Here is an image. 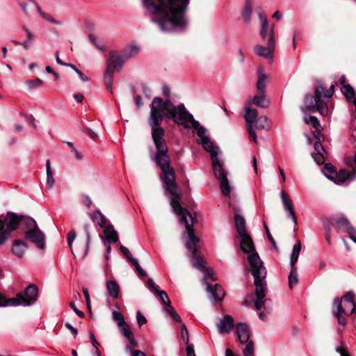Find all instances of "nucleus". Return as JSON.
I'll return each mask as SVG.
<instances>
[{
    "instance_id": "15",
    "label": "nucleus",
    "mask_w": 356,
    "mask_h": 356,
    "mask_svg": "<svg viewBox=\"0 0 356 356\" xmlns=\"http://www.w3.org/2000/svg\"><path fill=\"white\" fill-rule=\"evenodd\" d=\"M147 286L155 296L159 298L160 301L163 305H166V307L171 305V302L167 293L165 291L159 290L152 279L149 278L147 280Z\"/></svg>"
},
{
    "instance_id": "21",
    "label": "nucleus",
    "mask_w": 356,
    "mask_h": 356,
    "mask_svg": "<svg viewBox=\"0 0 356 356\" xmlns=\"http://www.w3.org/2000/svg\"><path fill=\"white\" fill-rule=\"evenodd\" d=\"M250 102H246L244 107V118L245 119L248 125L252 124L256 122L258 118L257 111L254 108H251Z\"/></svg>"
},
{
    "instance_id": "33",
    "label": "nucleus",
    "mask_w": 356,
    "mask_h": 356,
    "mask_svg": "<svg viewBox=\"0 0 356 356\" xmlns=\"http://www.w3.org/2000/svg\"><path fill=\"white\" fill-rule=\"evenodd\" d=\"M341 302L343 301L344 306H346V309H348V307H351L353 305L355 304L354 301V293L352 291L347 292L341 299Z\"/></svg>"
},
{
    "instance_id": "42",
    "label": "nucleus",
    "mask_w": 356,
    "mask_h": 356,
    "mask_svg": "<svg viewBox=\"0 0 356 356\" xmlns=\"http://www.w3.org/2000/svg\"><path fill=\"white\" fill-rule=\"evenodd\" d=\"M181 335L184 343L188 344L189 343V334L185 324L181 325Z\"/></svg>"
},
{
    "instance_id": "60",
    "label": "nucleus",
    "mask_w": 356,
    "mask_h": 356,
    "mask_svg": "<svg viewBox=\"0 0 356 356\" xmlns=\"http://www.w3.org/2000/svg\"><path fill=\"white\" fill-rule=\"evenodd\" d=\"M265 228H266V234L268 236V240L270 241V243H272V245H273V247L275 248H277V245H276V243H275V241L274 240L273 237L272 236L271 234L269 232V229L268 228V227L265 225Z\"/></svg>"
},
{
    "instance_id": "16",
    "label": "nucleus",
    "mask_w": 356,
    "mask_h": 356,
    "mask_svg": "<svg viewBox=\"0 0 356 356\" xmlns=\"http://www.w3.org/2000/svg\"><path fill=\"white\" fill-rule=\"evenodd\" d=\"M280 197L284 210L288 212L289 217L293 220L294 225H296L298 220L294 211L292 200L284 191L281 192Z\"/></svg>"
},
{
    "instance_id": "51",
    "label": "nucleus",
    "mask_w": 356,
    "mask_h": 356,
    "mask_svg": "<svg viewBox=\"0 0 356 356\" xmlns=\"http://www.w3.org/2000/svg\"><path fill=\"white\" fill-rule=\"evenodd\" d=\"M89 229H90V225L88 224L85 225L84 230H85L86 235V252L88 251L89 245H90V236Z\"/></svg>"
},
{
    "instance_id": "34",
    "label": "nucleus",
    "mask_w": 356,
    "mask_h": 356,
    "mask_svg": "<svg viewBox=\"0 0 356 356\" xmlns=\"http://www.w3.org/2000/svg\"><path fill=\"white\" fill-rule=\"evenodd\" d=\"M323 172L325 175L331 180H333L334 176L337 175V171L334 167L330 163H325L324 165Z\"/></svg>"
},
{
    "instance_id": "41",
    "label": "nucleus",
    "mask_w": 356,
    "mask_h": 356,
    "mask_svg": "<svg viewBox=\"0 0 356 356\" xmlns=\"http://www.w3.org/2000/svg\"><path fill=\"white\" fill-rule=\"evenodd\" d=\"M112 316L113 320L117 321L118 325H122V324H125L124 316L120 312L114 311L113 312Z\"/></svg>"
},
{
    "instance_id": "53",
    "label": "nucleus",
    "mask_w": 356,
    "mask_h": 356,
    "mask_svg": "<svg viewBox=\"0 0 356 356\" xmlns=\"http://www.w3.org/2000/svg\"><path fill=\"white\" fill-rule=\"evenodd\" d=\"M88 38L90 39V40L91 41V42L99 49H101V50H105L106 49V47L102 44V45H99V44H96V41H97V39L95 38V36L92 34H89L88 35Z\"/></svg>"
},
{
    "instance_id": "38",
    "label": "nucleus",
    "mask_w": 356,
    "mask_h": 356,
    "mask_svg": "<svg viewBox=\"0 0 356 356\" xmlns=\"http://www.w3.org/2000/svg\"><path fill=\"white\" fill-rule=\"evenodd\" d=\"M305 121L306 124H311L312 127L316 129H318L321 127L319 120L315 116L311 115L308 118H306Z\"/></svg>"
},
{
    "instance_id": "19",
    "label": "nucleus",
    "mask_w": 356,
    "mask_h": 356,
    "mask_svg": "<svg viewBox=\"0 0 356 356\" xmlns=\"http://www.w3.org/2000/svg\"><path fill=\"white\" fill-rule=\"evenodd\" d=\"M332 225L336 229L344 230L347 233L354 228L348 220L344 216H339L333 218Z\"/></svg>"
},
{
    "instance_id": "58",
    "label": "nucleus",
    "mask_w": 356,
    "mask_h": 356,
    "mask_svg": "<svg viewBox=\"0 0 356 356\" xmlns=\"http://www.w3.org/2000/svg\"><path fill=\"white\" fill-rule=\"evenodd\" d=\"M83 293L84 297L86 298L87 307L89 309H90V296H89L88 289L86 288H83Z\"/></svg>"
},
{
    "instance_id": "23",
    "label": "nucleus",
    "mask_w": 356,
    "mask_h": 356,
    "mask_svg": "<svg viewBox=\"0 0 356 356\" xmlns=\"http://www.w3.org/2000/svg\"><path fill=\"white\" fill-rule=\"evenodd\" d=\"M234 225L238 236L248 234L245 227V220L242 216L239 214H235Z\"/></svg>"
},
{
    "instance_id": "50",
    "label": "nucleus",
    "mask_w": 356,
    "mask_h": 356,
    "mask_svg": "<svg viewBox=\"0 0 356 356\" xmlns=\"http://www.w3.org/2000/svg\"><path fill=\"white\" fill-rule=\"evenodd\" d=\"M89 336H90V339L91 340L92 344L93 347L95 348V349L96 350L97 356H100V352H99V350L97 348V346H98L99 343H98L97 341L96 340L93 332H90Z\"/></svg>"
},
{
    "instance_id": "26",
    "label": "nucleus",
    "mask_w": 356,
    "mask_h": 356,
    "mask_svg": "<svg viewBox=\"0 0 356 356\" xmlns=\"http://www.w3.org/2000/svg\"><path fill=\"white\" fill-rule=\"evenodd\" d=\"M252 3L253 0H245L241 17L245 23L249 24L251 20V15L252 12Z\"/></svg>"
},
{
    "instance_id": "5",
    "label": "nucleus",
    "mask_w": 356,
    "mask_h": 356,
    "mask_svg": "<svg viewBox=\"0 0 356 356\" xmlns=\"http://www.w3.org/2000/svg\"><path fill=\"white\" fill-rule=\"evenodd\" d=\"M173 0H142L144 15L156 24L159 31L170 33L185 28L170 3Z\"/></svg>"
},
{
    "instance_id": "13",
    "label": "nucleus",
    "mask_w": 356,
    "mask_h": 356,
    "mask_svg": "<svg viewBox=\"0 0 356 356\" xmlns=\"http://www.w3.org/2000/svg\"><path fill=\"white\" fill-rule=\"evenodd\" d=\"M38 298V288L35 284H31L24 289L23 293V306L27 307L33 305Z\"/></svg>"
},
{
    "instance_id": "48",
    "label": "nucleus",
    "mask_w": 356,
    "mask_h": 356,
    "mask_svg": "<svg viewBox=\"0 0 356 356\" xmlns=\"http://www.w3.org/2000/svg\"><path fill=\"white\" fill-rule=\"evenodd\" d=\"M259 19L261 20V26H262V32H264L266 30V27L268 24L266 15L264 13H260L259 14Z\"/></svg>"
},
{
    "instance_id": "62",
    "label": "nucleus",
    "mask_w": 356,
    "mask_h": 356,
    "mask_svg": "<svg viewBox=\"0 0 356 356\" xmlns=\"http://www.w3.org/2000/svg\"><path fill=\"white\" fill-rule=\"evenodd\" d=\"M65 326L71 331L72 334L75 337L77 335V330L70 323H65Z\"/></svg>"
},
{
    "instance_id": "46",
    "label": "nucleus",
    "mask_w": 356,
    "mask_h": 356,
    "mask_svg": "<svg viewBox=\"0 0 356 356\" xmlns=\"http://www.w3.org/2000/svg\"><path fill=\"white\" fill-rule=\"evenodd\" d=\"M312 157L318 164H323L325 161L323 153H312Z\"/></svg>"
},
{
    "instance_id": "52",
    "label": "nucleus",
    "mask_w": 356,
    "mask_h": 356,
    "mask_svg": "<svg viewBox=\"0 0 356 356\" xmlns=\"http://www.w3.org/2000/svg\"><path fill=\"white\" fill-rule=\"evenodd\" d=\"M314 147L315 152L314 153H323L325 152V149L322 145L321 141H316L314 144Z\"/></svg>"
},
{
    "instance_id": "49",
    "label": "nucleus",
    "mask_w": 356,
    "mask_h": 356,
    "mask_svg": "<svg viewBox=\"0 0 356 356\" xmlns=\"http://www.w3.org/2000/svg\"><path fill=\"white\" fill-rule=\"evenodd\" d=\"M76 238V233L74 231H71L68 233L67 234V243H68V245L70 247V248L71 249V251L73 252L72 251V243H73V241Z\"/></svg>"
},
{
    "instance_id": "11",
    "label": "nucleus",
    "mask_w": 356,
    "mask_h": 356,
    "mask_svg": "<svg viewBox=\"0 0 356 356\" xmlns=\"http://www.w3.org/2000/svg\"><path fill=\"white\" fill-rule=\"evenodd\" d=\"M189 1L190 0H173L172 1V3H170L174 12H175L177 17H180L179 19L185 27L188 24V19L186 13Z\"/></svg>"
},
{
    "instance_id": "47",
    "label": "nucleus",
    "mask_w": 356,
    "mask_h": 356,
    "mask_svg": "<svg viewBox=\"0 0 356 356\" xmlns=\"http://www.w3.org/2000/svg\"><path fill=\"white\" fill-rule=\"evenodd\" d=\"M136 318H137V323H138L139 327H141L142 325H143L144 324H145L147 323L146 318L139 311L137 312V313H136Z\"/></svg>"
},
{
    "instance_id": "25",
    "label": "nucleus",
    "mask_w": 356,
    "mask_h": 356,
    "mask_svg": "<svg viewBox=\"0 0 356 356\" xmlns=\"http://www.w3.org/2000/svg\"><path fill=\"white\" fill-rule=\"evenodd\" d=\"M106 290L108 295L113 299H117L119 296L120 286L118 284L113 280H109L106 282Z\"/></svg>"
},
{
    "instance_id": "59",
    "label": "nucleus",
    "mask_w": 356,
    "mask_h": 356,
    "mask_svg": "<svg viewBox=\"0 0 356 356\" xmlns=\"http://www.w3.org/2000/svg\"><path fill=\"white\" fill-rule=\"evenodd\" d=\"M336 351L340 354L341 356H350L348 353V352L347 351L346 349H345L342 346H338L337 348H336Z\"/></svg>"
},
{
    "instance_id": "8",
    "label": "nucleus",
    "mask_w": 356,
    "mask_h": 356,
    "mask_svg": "<svg viewBox=\"0 0 356 356\" xmlns=\"http://www.w3.org/2000/svg\"><path fill=\"white\" fill-rule=\"evenodd\" d=\"M236 335L241 344H246L243 350V356H254V344L250 339V330L244 323L236 325Z\"/></svg>"
},
{
    "instance_id": "54",
    "label": "nucleus",
    "mask_w": 356,
    "mask_h": 356,
    "mask_svg": "<svg viewBox=\"0 0 356 356\" xmlns=\"http://www.w3.org/2000/svg\"><path fill=\"white\" fill-rule=\"evenodd\" d=\"M126 350L131 351L132 356H146L145 354L143 352H142L141 350H132V348L129 345H127L126 346Z\"/></svg>"
},
{
    "instance_id": "32",
    "label": "nucleus",
    "mask_w": 356,
    "mask_h": 356,
    "mask_svg": "<svg viewBox=\"0 0 356 356\" xmlns=\"http://www.w3.org/2000/svg\"><path fill=\"white\" fill-rule=\"evenodd\" d=\"M273 29H274V25H273V24H271V25L267 24L264 32H262V28L261 29L260 33H261V35L264 40H267V42H268V41H270V37L272 35L273 42H275V33L273 31Z\"/></svg>"
},
{
    "instance_id": "35",
    "label": "nucleus",
    "mask_w": 356,
    "mask_h": 356,
    "mask_svg": "<svg viewBox=\"0 0 356 356\" xmlns=\"http://www.w3.org/2000/svg\"><path fill=\"white\" fill-rule=\"evenodd\" d=\"M163 310L172 319H173L176 322H181V318L180 316L177 313V312L172 307V305H170L168 307H165Z\"/></svg>"
},
{
    "instance_id": "36",
    "label": "nucleus",
    "mask_w": 356,
    "mask_h": 356,
    "mask_svg": "<svg viewBox=\"0 0 356 356\" xmlns=\"http://www.w3.org/2000/svg\"><path fill=\"white\" fill-rule=\"evenodd\" d=\"M92 218L97 220V223L101 227H105L106 225V219L105 216L99 211H96L92 214Z\"/></svg>"
},
{
    "instance_id": "39",
    "label": "nucleus",
    "mask_w": 356,
    "mask_h": 356,
    "mask_svg": "<svg viewBox=\"0 0 356 356\" xmlns=\"http://www.w3.org/2000/svg\"><path fill=\"white\" fill-rule=\"evenodd\" d=\"M26 85L28 86L30 90L33 89V88H38L39 86H41L43 83L42 81L39 79V78H36L33 80H29L26 82Z\"/></svg>"
},
{
    "instance_id": "27",
    "label": "nucleus",
    "mask_w": 356,
    "mask_h": 356,
    "mask_svg": "<svg viewBox=\"0 0 356 356\" xmlns=\"http://www.w3.org/2000/svg\"><path fill=\"white\" fill-rule=\"evenodd\" d=\"M106 239L108 241L109 243H115L118 241V235L117 232L114 229V227L111 225H107L104 231Z\"/></svg>"
},
{
    "instance_id": "9",
    "label": "nucleus",
    "mask_w": 356,
    "mask_h": 356,
    "mask_svg": "<svg viewBox=\"0 0 356 356\" xmlns=\"http://www.w3.org/2000/svg\"><path fill=\"white\" fill-rule=\"evenodd\" d=\"M301 250V243L298 241L294 245L290 258L291 271L289 275V286L291 289L298 282V270L295 266Z\"/></svg>"
},
{
    "instance_id": "55",
    "label": "nucleus",
    "mask_w": 356,
    "mask_h": 356,
    "mask_svg": "<svg viewBox=\"0 0 356 356\" xmlns=\"http://www.w3.org/2000/svg\"><path fill=\"white\" fill-rule=\"evenodd\" d=\"M162 92H163V95L165 96V100H163L161 97H160V98L162 99L163 102H166V100H168H168H169V101H170L172 104H174L171 102V100L170 99V98H169L170 90V88H169L168 86H164V87L163 88Z\"/></svg>"
},
{
    "instance_id": "1",
    "label": "nucleus",
    "mask_w": 356,
    "mask_h": 356,
    "mask_svg": "<svg viewBox=\"0 0 356 356\" xmlns=\"http://www.w3.org/2000/svg\"><path fill=\"white\" fill-rule=\"evenodd\" d=\"M164 118L172 120L178 125L191 123V127L197 131V135L201 141L209 137L207 135L206 129L187 111L184 104L175 106L168 99L163 102L160 97L153 98L150 104L148 124L151 128L152 138L156 151L152 159L161 170V179L165 185V193L169 196L173 211L177 216L188 215V218H191V213L186 209L181 207L180 204L181 192L175 181V170L170 165L168 146L163 138L165 131L161 127Z\"/></svg>"
},
{
    "instance_id": "12",
    "label": "nucleus",
    "mask_w": 356,
    "mask_h": 356,
    "mask_svg": "<svg viewBox=\"0 0 356 356\" xmlns=\"http://www.w3.org/2000/svg\"><path fill=\"white\" fill-rule=\"evenodd\" d=\"M332 312L334 316L337 318L339 325L345 326L347 324L346 319L343 315L349 316L348 309H346V306L343 307L339 298H334L332 303Z\"/></svg>"
},
{
    "instance_id": "45",
    "label": "nucleus",
    "mask_w": 356,
    "mask_h": 356,
    "mask_svg": "<svg viewBox=\"0 0 356 356\" xmlns=\"http://www.w3.org/2000/svg\"><path fill=\"white\" fill-rule=\"evenodd\" d=\"M247 129H248V134L250 135V138L254 143H257V136L256 132L254 131V129L253 127V125L252 124L248 125Z\"/></svg>"
},
{
    "instance_id": "44",
    "label": "nucleus",
    "mask_w": 356,
    "mask_h": 356,
    "mask_svg": "<svg viewBox=\"0 0 356 356\" xmlns=\"http://www.w3.org/2000/svg\"><path fill=\"white\" fill-rule=\"evenodd\" d=\"M132 264L135 266L136 270L140 277H144L147 275L146 272L141 268L137 260H134Z\"/></svg>"
},
{
    "instance_id": "6",
    "label": "nucleus",
    "mask_w": 356,
    "mask_h": 356,
    "mask_svg": "<svg viewBox=\"0 0 356 356\" xmlns=\"http://www.w3.org/2000/svg\"><path fill=\"white\" fill-rule=\"evenodd\" d=\"M334 88V85H332L329 89H325L322 86H318L315 88L314 96L307 95L305 97V107L312 112H318L322 115H327L329 114L327 104L323 98L332 97Z\"/></svg>"
},
{
    "instance_id": "61",
    "label": "nucleus",
    "mask_w": 356,
    "mask_h": 356,
    "mask_svg": "<svg viewBox=\"0 0 356 356\" xmlns=\"http://www.w3.org/2000/svg\"><path fill=\"white\" fill-rule=\"evenodd\" d=\"M32 44V41L26 40L25 41L22 42H17V45H22L24 49L27 50L29 49Z\"/></svg>"
},
{
    "instance_id": "18",
    "label": "nucleus",
    "mask_w": 356,
    "mask_h": 356,
    "mask_svg": "<svg viewBox=\"0 0 356 356\" xmlns=\"http://www.w3.org/2000/svg\"><path fill=\"white\" fill-rule=\"evenodd\" d=\"M234 326V321L232 316L225 315L218 324V329L220 333H229Z\"/></svg>"
},
{
    "instance_id": "64",
    "label": "nucleus",
    "mask_w": 356,
    "mask_h": 356,
    "mask_svg": "<svg viewBox=\"0 0 356 356\" xmlns=\"http://www.w3.org/2000/svg\"><path fill=\"white\" fill-rule=\"evenodd\" d=\"M348 234L351 240L356 243V229L353 228Z\"/></svg>"
},
{
    "instance_id": "63",
    "label": "nucleus",
    "mask_w": 356,
    "mask_h": 356,
    "mask_svg": "<svg viewBox=\"0 0 356 356\" xmlns=\"http://www.w3.org/2000/svg\"><path fill=\"white\" fill-rule=\"evenodd\" d=\"M41 16L43 18H44L45 19H47V21H49L53 24H58V22L56 20H55L52 17L49 16L47 14H45L44 13H41Z\"/></svg>"
},
{
    "instance_id": "7",
    "label": "nucleus",
    "mask_w": 356,
    "mask_h": 356,
    "mask_svg": "<svg viewBox=\"0 0 356 356\" xmlns=\"http://www.w3.org/2000/svg\"><path fill=\"white\" fill-rule=\"evenodd\" d=\"M126 60L122 56L118 55L116 51H112L109 53V57L106 62V69L104 72V82L106 88L111 92H113V74L115 70L120 69Z\"/></svg>"
},
{
    "instance_id": "4",
    "label": "nucleus",
    "mask_w": 356,
    "mask_h": 356,
    "mask_svg": "<svg viewBox=\"0 0 356 356\" xmlns=\"http://www.w3.org/2000/svg\"><path fill=\"white\" fill-rule=\"evenodd\" d=\"M238 237L241 238V249L244 253L248 254V261L250 266V271L254 277V284L256 287L257 299L254 301V306L257 310H260L265 307V305L268 302H270V300H264L267 290L266 269L259 254L255 252L253 241L249 234L239 235Z\"/></svg>"
},
{
    "instance_id": "29",
    "label": "nucleus",
    "mask_w": 356,
    "mask_h": 356,
    "mask_svg": "<svg viewBox=\"0 0 356 356\" xmlns=\"http://www.w3.org/2000/svg\"><path fill=\"white\" fill-rule=\"evenodd\" d=\"M268 76L262 71L259 73V78L257 82V92H266V87L267 85Z\"/></svg>"
},
{
    "instance_id": "57",
    "label": "nucleus",
    "mask_w": 356,
    "mask_h": 356,
    "mask_svg": "<svg viewBox=\"0 0 356 356\" xmlns=\"http://www.w3.org/2000/svg\"><path fill=\"white\" fill-rule=\"evenodd\" d=\"M70 307L72 309V310L81 318H83L84 317L85 314L84 313L78 309L77 307H76L75 304L74 302H71L70 304Z\"/></svg>"
},
{
    "instance_id": "37",
    "label": "nucleus",
    "mask_w": 356,
    "mask_h": 356,
    "mask_svg": "<svg viewBox=\"0 0 356 356\" xmlns=\"http://www.w3.org/2000/svg\"><path fill=\"white\" fill-rule=\"evenodd\" d=\"M120 327V333L125 337L129 338L133 334L129 325L125 322V324L118 325Z\"/></svg>"
},
{
    "instance_id": "22",
    "label": "nucleus",
    "mask_w": 356,
    "mask_h": 356,
    "mask_svg": "<svg viewBox=\"0 0 356 356\" xmlns=\"http://www.w3.org/2000/svg\"><path fill=\"white\" fill-rule=\"evenodd\" d=\"M341 92L345 96L347 101L352 102L355 106V111L356 112V97L355 91L350 85L342 86Z\"/></svg>"
},
{
    "instance_id": "40",
    "label": "nucleus",
    "mask_w": 356,
    "mask_h": 356,
    "mask_svg": "<svg viewBox=\"0 0 356 356\" xmlns=\"http://www.w3.org/2000/svg\"><path fill=\"white\" fill-rule=\"evenodd\" d=\"M268 121V118L266 116H261L256 120V126L255 128L258 129H264L266 127V122Z\"/></svg>"
},
{
    "instance_id": "17",
    "label": "nucleus",
    "mask_w": 356,
    "mask_h": 356,
    "mask_svg": "<svg viewBox=\"0 0 356 356\" xmlns=\"http://www.w3.org/2000/svg\"><path fill=\"white\" fill-rule=\"evenodd\" d=\"M201 144L203 148L211 154V159L212 160V167L221 164L219 159L217 157L218 149L213 145L209 138L201 141Z\"/></svg>"
},
{
    "instance_id": "30",
    "label": "nucleus",
    "mask_w": 356,
    "mask_h": 356,
    "mask_svg": "<svg viewBox=\"0 0 356 356\" xmlns=\"http://www.w3.org/2000/svg\"><path fill=\"white\" fill-rule=\"evenodd\" d=\"M139 53V48L136 45H130L126 47L122 54V57L125 60L129 58L136 56Z\"/></svg>"
},
{
    "instance_id": "31",
    "label": "nucleus",
    "mask_w": 356,
    "mask_h": 356,
    "mask_svg": "<svg viewBox=\"0 0 356 356\" xmlns=\"http://www.w3.org/2000/svg\"><path fill=\"white\" fill-rule=\"evenodd\" d=\"M46 171H47V183L46 187L50 189L53 187L55 183V180L53 175V172L51 168L49 160L46 161Z\"/></svg>"
},
{
    "instance_id": "3",
    "label": "nucleus",
    "mask_w": 356,
    "mask_h": 356,
    "mask_svg": "<svg viewBox=\"0 0 356 356\" xmlns=\"http://www.w3.org/2000/svg\"><path fill=\"white\" fill-rule=\"evenodd\" d=\"M21 225L25 238L31 241L36 247L43 250L45 247V235L38 227L35 220L30 217L8 212L0 216V245H4L11 236V232Z\"/></svg>"
},
{
    "instance_id": "56",
    "label": "nucleus",
    "mask_w": 356,
    "mask_h": 356,
    "mask_svg": "<svg viewBox=\"0 0 356 356\" xmlns=\"http://www.w3.org/2000/svg\"><path fill=\"white\" fill-rule=\"evenodd\" d=\"M186 346V355L187 356H196L194 351V346L192 343H188L185 344Z\"/></svg>"
},
{
    "instance_id": "43",
    "label": "nucleus",
    "mask_w": 356,
    "mask_h": 356,
    "mask_svg": "<svg viewBox=\"0 0 356 356\" xmlns=\"http://www.w3.org/2000/svg\"><path fill=\"white\" fill-rule=\"evenodd\" d=\"M120 249L122 252V253L124 255V257L131 263L133 264L134 263V260H137L136 259H134L130 251L129 250V249L127 248H126L125 246L124 245H120Z\"/></svg>"
},
{
    "instance_id": "20",
    "label": "nucleus",
    "mask_w": 356,
    "mask_h": 356,
    "mask_svg": "<svg viewBox=\"0 0 356 356\" xmlns=\"http://www.w3.org/2000/svg\"><path fill=\"white\" fill-rule=\"evenodd\" d=\"M28 248V245L20 239L14 240L13 242L12 252L18 258H22Z\"/></svg>"
},
{
    "instance_id": "28",
    "label": "nucleus",
    "mask_w": 356,
    "mask_h": 356,
    "mask_svg": "<svg viewBox=\"0 0 356 356\" xmlns=\"http://www.w3.org/2000/svg\"><path fill=\"white\" fill-rule=\"evenodd\" d=\"M354 176V174L353 175ZM351 175L350 172L347 171L345 169L340 170L338 172H337V175L334 176V179L332 180L337 184H342L347 179L350 178ZM351 179H354L353 177Z\"/></svg>"
},
{
    "instance_id": "24",
    "label": "nucleus",
    "mask_w": 356,
    "mask_h": 356,
    "mask_svg": "<svg viewBox=\"0 0 356 356\" xmlns=\"http://www.w3.org/2000/svg\"><path fill=\"white\" fill-rule=\"evenodd\" d=\"M252 103L257 106L265 108L270 105V100L266 97V92H258L254 97Z\"/></svg>"
},
{
    "instance_id": "2",
    "label": "nucleus",
    "mask_w": 356,
    "mask_h": 356,
    "mask_svg": "<svg viewBox=\"0 0 356 356\" xmlns=\"http://www.w3.org/2000/svg\"><path fill=\"white\" fill-rule=\"evenodd\" d=\"M177 216L179 217V222L185 225L188 237L186 243V247L192 253L191 259L193 266L204 273V280L207 284V291L211 294L212 298L216 301H221L225 295L222 286L218 284H216L213 286L207 282V280L209 279L216 280V277L213 275L212 269L204 266V259L197 249V244L200 242V238L195 234L193 229L196 218L193 216L192 214H191V218H188V215H180Z\"/></svg>"
},
{
    "instance_id": "14",
    "label": "nucleus",
    "mask_w": 356,
    "mask_h": 356,
    "mask_svg": "<svg viewBox=\"0 0 356 356\" xmlns=\"http://www.w3.org/2000/svg\"><path fill=\"white\" fill-rule=\"evenodd\" d=\"M275 48V42H273V36L271 35L270 41L267 42V47L257 44L254 47L255 53L266 58H273Z\"/></svg>"
},
{
    "instance_id": "10",
    "label": "nucleus",
    "mask_w": 356,
    "mask_h": 356,
    "mask_svg": "<svg viewBox=\"0 0 356 356\" xmlns=\"http://www.w3.org/2000/svg\"><path fill=\"white\" fill-rule=\"evenodd\" d=\"M215 177L220 180V188L224 196L228 197L231 193V187L227 179V174L223 169L222 164L213 167Z\"/></svg>"
}]
</instances>
